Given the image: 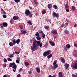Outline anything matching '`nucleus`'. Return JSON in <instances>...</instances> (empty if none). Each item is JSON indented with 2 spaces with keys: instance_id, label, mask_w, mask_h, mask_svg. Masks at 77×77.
I'll list each match as a JSON object with an SVG mask.
<instances>
[{
  "instance_id": "57",
  "label": "nucleus",
  "mask_w": 77,
  "mask_h": 77,
  "mask_svg": "<svg viewBox=\"0 0 77 77\" xmlns=\"http://www.w3.org/2000/svg\"><path fill=\"white\" fill-rule=\"evenodd\" d=\"M77 27V24H75L74 25V27Z\"/></svg>"
},
{
  "instance_id": "45",
  "label": "nucleus",
  "mask_w": 77,
  "mask_h": 77,
  "mask_svg": "<svg viewBox=\"0 0 77 77\" xmlns=\"http://www.w3.org/2000/svg\"><path fill=\"white\" fill-rule=\"evenodd\" d=\"M20 29H23V26L22 25H20Z\"/></svg>"
},
{
  "instance_id": "47",
  "label": "nucleus",
  "mask_w": 77,
  "mask_h": 77,
  "mask_svg": "<svg viewBox=\"0 0 77 77\" xmlns=\"http://www.w3.org/2000/svg\"><path fill=\"white\" fill-rule=\"evenodd\" d=\"M29 15V17H30L31 18L32 17V14L30 13V14Z\"/></svg>"
},
{
  "instance_id": "26",
  "label": "nucleus",
  "mask_w": 77,
  "mask_h": 77,
  "mask_svg": "<svg viewBox=\"0 0 77 77\" xmlns=\"http://www.w3.org/2000/svg\"><path fill=\"white\" fill-rule=\"evenodd\" d=\"M49 28V26H45V29H48Z\"/></svg>"
},
{
  "instance_id": "54",
  "label": "nucleus",
  "mask_w": 77,
  "mask_h": 77,
  "mask_svg": "<svg viewBox=\"0 0 77 77\" xmlns=\"http://www.w3.org/2000/svg\"><path fill=\"white\" fill-rule=\"evenodd\" d=\"M35 5H39V3L37 2H35Z\"/></svg>"
},
{
  "instance_id": "16",
  "label": "nucleus",
  "mask_w": 77,
  "mask_h": 77,
  "mask_svg": "<svg viewBox=\"0 0 77 77\" xmlns=\"http://www.w3.org/2000/svg\"><path fill=\"white\" fill-rule=\"evenodd\" d=\"M52 7V5H51V4H48V9H51V8Z\"/></svg>"
},
{
  "instance_id": "44",
  "label": "nucleus",
  "mask_w": 77,
  "mask_h": 77,
  "mask_svg": "<svg viewBox=\"0 0 77 77\" xmlns=\"http://www.w3.org/2000/svg\"><path fill=\"white\" fill-rule=\"evenodd\" d=\"M15 53L16 54H19L20 52H19L15 51Z\"/></svg>"
},
{
  "instance_id": "10",
  "label": "nucleus",
  "mask_w": 77,
  "mask_h": 77,
  "mask_svg": "<svg viewBox=\"0 0 77 77\" xmlns=\"http://www.w3.org/2000/svg\"><path fill=\"white\" fill-rule=\"evenodd\" d=\"M14 65H15V63L13 62L12 63H11L9 65V67H12V66H14Z\"/></svg>"
},
{
  "instance_id": "36",
  "label": "nucleus",
  "mask_w": 77,
  "mask_h": 77,
  "mask_svg": "<svg viewBox=\"0 0 77 77\" xmlns=\"http://www.w3.org/2000/svg\"><path fill=\"white\" fill-rule=\"evenodd\" d=\"M72 77H77V73L76 74V75H75L74 74L72 75Z\"/></svg>"
},
{
  "instance_id": "38",
  "label": "nucleus",
  "mask_w": 77,
  "mask_h": 77,
  "mask_svg": "<svg viewBox=\"0 0 77 77\" xmlns=\"http://www.w3.org/2000/svg\"><path fill=\"white\" fill-rule=\"evenodd\" d=\"M10 23H11V24H12L13 23V19H11L10 21Z\"/></svg>"
},
{
  "instance_id": "17",
  "label": "nucleus",
  "mask_w": 77,
  "mask_h": 77,
  "mask_svg": "<svg viewBox=\"0 0 77 77\" xmlns=\"http://www.w3.org/2000/svg\"><path fill=\"white\" fill-rule=\"evenodd\" d=\"M36 38L37 40H40V39H41V38L39 36H37L36 37Z\"/></svg>"
},
{
  "instance_id": "39",
  "label": "nucleus",
  "mask_w": 77,
  "mask_h": 77,
  "mask_svg": "<svg viewBox=\"0 0 77 77\" xmlns=\"http://www.w3.org/2000/svg\"><path fill=\"white\" fill-rule=\"evenodd\" d=\"M4 62L5 63L7 62V60L6 58H4Z\"/></svg>"
},
{
  "instance_id": "4",
  "label": "nucleus",
  "mask_w": 77,
  "mask_h": 77,
  "mask_svg": "<svg viewBox=\"0 0 77 77\" xmlns=\"http://www.w3.org/2000/svg\"><path fill=\"white\" fill-rule=\"evenodd\" d=\"M72 66L75 69H77V62L75 63L72 65Z\"/></svg>"
},
{
  "instance_id": "62",
  "label": "nucleus",
  "mask_w": 77,
  "mask_h": 77,
  "mask_svg": "<svg viewBox=\"0 0 77 77\" xmlns=\"http://www.w3.org/2000/svg\"><path fill=\"white\" fill-rule=\"evenodd\" d=\"M48 77H53V76H52L51 75H49Z\"/></svg>"
},
{
  "instance_id": "3",
  "label": "nucleus",
  "mask_w": 77,
  "mask_h": 77,
  "mask_svg": "<svg viewBox=\"0 0 77 77\" xmlns=\"http://www.w3.org/2000/svg\"><path fill=\"white\" fill-rule=\"evenodd\" d=\"M30 11L29 10H26L25 11V14L27 15V16H29V15L30 14Z\"/></svg>"
},
{
  "instance_id": "60",
  "label": "nucleus",
  "mask_w": 77,
  "mask_h": 77,
  "mask_svg": "<svg viewBox=\"0 0 77 77\" xmlns=\"http://www.w3.org/2000/svg\"><path fill=\"white\" fill-rule=\"evenodd\" d=\"M3 12L4 14H6V12L4 11Z\"/></svg>"
},
{
  "instance_id": "40",
  "label": "nucleus",
  "mask_w": 77,
  "mask_h": 77,
  "mask_svg": "<svg viewBox=\"0 0 77 77\" xmlns=\"http://www.w3.org/2000/svg\"><path fill=\"white\" fill-rule=\"evenodd\" d=\"M7 17V16H6V15L5 14H4L3 15V18H6Z\"/></svg>"
},
{
  "instance_id": "53",
  "label": "nucleus",
  "mask_w": 77,
  "mask_h": 77,
  "mask_svg": "<svg viewBox=\"0 0 77 77\" xmlns=\"http://www.w3.org/2000/svg\"><path fill=\"white\" fill-rule=\"evenodd\" d=\"M13 57V56H12V55L10 54V56H9V57Z\"/></svg>"
},
{
  "instance_id": "49",
  "label": "nucleus",
  "mask_w": 77,
  "mask_h": 77,
  "mask_svg": "<svg viewBox=\"0 0 77 77\" xmlns=\"http://www.w3.org/2000/svg\"><path fill=\"white\" fill-rule=\"evenodd\" d=\"M3 67H5V68H6V64H3Z\"/></svg>"
},
{
  "instance_id": "23",
  "label": "nucleus",
  "mask_w": 77,
  "mask_h": 77,
  "mask_svg": "<svg viewBox=\"0 0 77 77\" xmlns=\"http://www.w3.org/2000/svg\"><path fill=\"white\" fill-rule=\"evenodd\" d=\"M51 57H52V54H50L48 56V59H50V58Z\"/></svg>"
},
{
  "instance_id": "43",
  "label": "nucleus",
  "mask_w": 77,
  "mask_h": 77,
  "mask_svg": "<svg viewBox=\"0 0 77 77\" xmlns=\"http://www.w3.org/2000/svg\"><path fill=\"white\" fill-rule=\"evenodd\" d=\"M8 61H12V59H11V58H8Z\"/></svg>"
},
{
  "instance_id": "51",
  "label": "nucleus",
  "mask_w": 77,
  "mask_h": 77,
  "mask_svg": "<svg viewBox=\"0 0 77 77\" xmlns=\"http://www.w3.org/2000/svg\"><path fill=\"white\" fill-rule=\"evenodd\" d=\"M45 45H46V46H48V42H46V43Z\"/></svg>"
},
{
  "instance_id": "48",
  "label": "nucleus",
  "mask_w": 77,
  "mask_h": 77,
  "mask_svg": "<svg viewBox=\"0 0 77 77\" xmlns=\"http://www.w3.org/2000/svg\"><path fill=\"white\" fill-rule=\"evenodd\" d=\"M38 32L39 33H43V32H42V31H41V30L39 31H38Z\"/></svg>"
},
{
  "instance_id": "52",
  "label": "nucleus",
  "mask_w": 77,
  "mask_h": 77,
  "mask_svg": "<svg viewBox=\"0 0 77 77\" xmlns=\"http://www.w3.org/2000/svg\"><path fill=\"white\" fill-rule=\"evenodd\" d=\"M28 72L29 73V74H30L32 73V71H29Z\"/></svg>"
},
{
  "instance_id": "21",
  "label": "nucleus",
  "mask_w": 77,
  "mask_h": 77,
  "mask_svg": "<svg viewBox=\"0 0 77 77\" xmlns=\"http://www.w3.org/2000/svg\"><path fill=\"white\" fill-rule=\"evenodd\" d=\"M12 42H13V45H15V44H16V41L15 39L13 40Z\"/></svg>"
},
{
  "instance_id": "31",
  "label": "nucleus",
  "mask_w": 77,
  "mask_h": 77,
  "mask_svg": "<svg viewBox=\"0 0 77 77\" xmlns=\"http://www.w3.org/2000/svg\"><path fill=\"white\" fill-rule=\"evenodd\" d=\"M17 44H19L20 43V39H18L16 40Z\"/></svg>"
},
{
  "instance_id": "33",
  "label": "nucleus",
  "mask_w": 77,
  "mask_h": 77,
  "mask_svg": "<svg viewBox=\"0 0 77 77\" xmlns=\"http://www.w3.org/2000/svg\"><path fill=\"white\" fill-rule=\"evenodd\" d=\"M57 62V60H55L54 62L53 65H54L56 64Z\"/></svg>"
},
{
  "instance_id": "20",
  "label": "nucleus",
  "mask_w": 77,
  "mask_h": 77,
  "mask_svg": "<svg viewBox=\"0 0 77 77\" xmlns=\"http://www.w3.org/2000/svg\"><path fill=\"white\" fill-rule=\"evenodd\" d=\"M9 45L10 46V47H12V46H13V45H14V44L13 43H12V42H11L9 43Z\"/></svg>"
},
{
  "instance_id": "29",
  "label": "nucleus",
  "mask_w": 77,
  "mask_h": 77,
  "mask_svg": "<svg viewBox=\"0 0 77 77\" xmlns=\"http://www.w3.org/2000/svg\"><path fill=\"white\" fill-rule=\"evenodd\" d=\"M53 7H54V8H55V9H57V6H56V5H54Z\"/></svg>"
},
{
  "instance_id": "32",
  "label": "nucleus",
  "mask_w": 77,
  "mask_h": 77,
  "mask_svg": "<svg viewBox=\"0 0 77 77\" xmlns=\"http://www.w3.org/2000/svg\"><path fill=\"white\" fill-rule=\"evenodd\" d=\"M35 35L36 36H38L39 35V33L38 32H37L35 34Z\"/></svg>"
},
{
  "instance_id": "22",
  "label": "nucleus",
  "mask_w": 77,
  "mask_h": 77,
  "mask_svg": "<svg viewBox=\"0 0 77 77\" xmlns=\"http://www.w3.org/2000/svg\"><path fill=\"white\" fill-rule=\"evenodd\" d=\"M46 13V10H44L42 12V14H43V15H44V14H45Z\"/></svg>"
},
{
  "instance_id": "56",
  "label": "nucleus",
  "mask_w": 77,
  "mask_h": 77,
  "mask_svg": "<svg viewBox=\"0 0 77 77\" xmlns=\"http://www.w3.org/2000/svg\"><path fill=\"white\" fill-rule=\"evenodd\" d=\"M64 49L66 51H67L68 50V49H67V48H64Z\"/></svg>"
},
{
  "instance_id": "50",
  "label": "nucleus",
  "mask_w": 77,
  "mask_h": 77,
  "mask_svg": "<svg viewBox=\"0 0 77 77\" xmlns=\"http://www.w3.org/2000/svg\"><path fill=\"white\" fill-rule=\"evenodd\" d=\"M64 26H65V25L64 24H62L61 26V27H64Z\"/></svg>"
},
{
  "instance_id": "30",
  "label": "nucleus",
  "mask_w": 77,
  "mask_h": 77,
  "mask_svg": "<svg viewBox=\"0 0 77 77\" xmlns=\"http://www.w3.org/2000/svg\"><path fill=\"white\" fill-rule=\"evenodd\" d=\"M54 67L56 68H57V67H58V65H57V64L54 65Z\"/></svg>"
},
{
  "instance_id": "11",
  "label": "nucleus",
  "mask_w": 77,
  "mask_h": 77,
  "mask_svg": "<svg viewBox=\"0 0 77 77\" xmlns=\"http://www.w3.org/2000/svg\"><path fill=\"white\" fill-rule=\"evenodd\" d=\"M3 25L4 27H7L8 26V23L5 22H4L3 23Z\"/></svg>"
},
{
  "instance_id": "25",
  "label": "nucleus",
  "mask_w": 77,
  "mask_h": 77,
  "mask_svg": "<svg viewBox=\"0 0 77 77\" xmlns=\"http://www.w3.org/2000/svg\"><path fill=\"white\" fill-rule=\"evenodd\" d=\"M72 11H75V7H74V6H73L72 7Z\"/></svg>"
},
{
  "instance_id": "6",
  "label": "nucleus",
  "mask_w": 77,
  "mask_h": 77,
  "mask_svg": "<svg viewBox=\"0 0 77 77\" xmlns=\"http://www.w3.org/2000/svg\"><path fill=\"white\" fill-rule=\"evenodd\" d=\"M54 17H56L58 18L59 17V15L58 14H56L55 12H54L53 13Z\"/></svg>"
},
{
  "instance_id": "37",
  "label": "nucleus",
  "mask_w": 77,
  "mask_h": 77,
  "mask_svg": "<svg viewBox=\"0 0 77 77\" xmlns=\"http://www.w3.org/2000/svg\"><path fill=\"white\" fill-rule=\"evenodd\" d=\"M42 38H45V34L43 33L42 34Z\"/></svg>"
},
{
  "instance_id": "28",
  "label": "nucleus",
  "mask_w": 77,
  "mask_h": 77,
  "mask_svg": "<svg viewBox=\"0 0 77 77\" xmlns=\"http://www.w3.org/2000/svg\"><path fill=\"white\" fill-rule=\"evenodd\" d=\"M65 8L66 9H68V8H69V6H68V5L67 4L66 5Z\"/></svg>"
},
{
  "instance_id": "24",
  "label": "nucleus",
  "mask_w": 77,
  "mask_h": 77,
  "mask_svg": "<svg viewBox=\"0 0 77 77\" xmlns=\"http://www.w3.org/2000/svg\"><path fill=\"white\" fill-rule=\"evenodd\" d=\"M25 65H26V66H29V63L28 62H25Z\"/></svg>"
},
{
  "instance_id": "64",
  "label": "nucleus",
  "mask_w": 77,
  "mask_h": 77,
  "mask_svg": "<svg viewBox=\"0 0 77 77\" xmlns=\"http://www.w3.org/2000/svg\"><path fill=\"white\" fill-rule=\"evenodd\" d=\"M52 77H56V75H54Z\"/></svg>"
},
{
  "instance_id": "15",
  "label": "nucleus",
  "mask_w": 77,
  "mask_h": 77,
  "mask_svg": "<svg viewBox=\"0 0 77 77\" xmlns=\"http://www.w3.org/2000/svg\"><path fill=\"white\" fill-rule=\"evenodd\" d=\"M64 33L66 34H69V32L67 30H64Z\"/></svg>"
},
{
  "instance_id": "19",
  "label": "nucleus",
  "mask_w": 77,
  "mask_h": 77,
  "mask_svg": "<svg viewBox=\"0 0 77 77\" xmlns=\"http://www.w3.org/2000/svg\"><path fill=\"white\" fill-rule=\"evenodd\" d=\"M61 62L62 63H65V59L63 58H62L61 59Z\"/></svg>"
},
{
  "instance_id": "2",
  "label": "nucleus",
  "mask_w": 77,
  "mask_h": 77,
  "mask_svg": "<svg viewBox=\"0 0 77 77\" xmlns=\"http://www.w3.org/2000/svg\"><path fill=\"white\" fill-rule=\"evenodd\" d=\"M50 53H51V51L50 50H48L47 51L45 52L43 54V55L45 57H46L48 55H49L50 54Z\"/></svg>"
},
{
  "instance_id": "18",
  "label": "nucleus",
  "mask_w": 77,
  "mask_h": 77,
  "mask_svg": "<svg viewBox=\"0 0 77 77\" xmlns=\"http://www.w3.org/2000/svg\"><path fill=\"white\" fill-rule=\"evenodd\" d=\"M13 18L14 20H17V19H18V17H17V16H14L13 17Z\"/></svg>"
},
{
  "instance_id": "14",
  "label": "nucleus",
  "mask_w": 77,
  "mask_h": 77,
  "mask_svg": "<svg viewBox=\"0 0 77 77\" xmlns=\"http://www.w3.org/2000/svg\"><path fill=\"white\" fill-rule=\"evenodd\" d=\"M66 47L67 48L69 49V48H70L71 47V46L69 44H68L67 45H66Z\"/></svg>"
},
{
  "instance_id": "63",
  "label": "nucleus",
  "mask_w": 77,
  "mask_h": 77,
  "mask_svg": "<svg viewBox=\"0 0 77 77\" xmlns=\"http://www.w3.org/2000/svg\"><path fill=\"white\" fill-rule=\"evenodd\" d=\"M17 77H20V74H19L17 76Z\"/></svg>"
},
{
  "instance_id": "34",
  "label": "nucleus",
  "mask_w": 77,
  "mask_h": 77,
  "mask_svg": "<svg viewBox=\"0 0 77 77\" xmlns=\"http://www.w3.org/2000/svg\"><path fill=\"white\" fill-rule=\"evenodd\" d=\"M73 56L74 57H77V54L74 53L73 54Z\"/></svg>"
},
{
  "instance_id": "27",
  "label": "nucleus",
  "mask_w": 77,
  "mask_h": 77,
  "mask_svg": "<svg viewBox=\"0 0 77 77\" xmlns=\"http://www.w3.org/2000/svg\"><path fill=\"white\" fill-rule=\"evenodd\" d=\"M27 23L28 24H29V25H32V22L30 21H27Z\"/></svg>"
},
{
  "instance_id": "41",
  "label": "nucleus",
  "mask_w": 77,
  "mask_h": 77,
  "mask_svg": "<svg viewBox=\"0 0 77 77\" xmlns=\"http://www.w3.org/2000/svg\"><path fill=\"white\" fill-rule=\"evenodd\" d=\"M16 62L17 63H20V61L18 60H16Z\"/></svg>"
},
{
  "instance_id": "55",
  "label": "nucleus",
  "mask_w": 77,
  "mask_h": 77,
  "mask_svg": "<svg viewBox=\"0 0 77 77\" xmlns=\"http://www.w3.org/2000/svg\"><path fill=\"white\" fill-rule=\"evenodd\" d=\"M22 70H23V69H22V68L20 69V72H21V71H22Z\"/></svg>"
},
{
  "instance_id": "35",
  "label": "nucleus",
  "mask_w": 77,
  "mask_h": 77,
  "mask_svg": "<svg viewBox=\"0 0 77 77\" xmlns=\"http://www.w3.org/2000/svg\"><path fill=\"white\" fill-rule=\"evenodd\" d=\"M26 33V30H24L22 32V34H25Z\"/></svg>"
},
{
  "instance_id": "5",
  "label": "nucleus",
  "mask_w": 77,
  "mask_h": 77,
  "mask_svg": "<svg viewBox=\"0 0 77 77\" xmlns=\"http://www.w3.org/2000/svg\"><path fill=\"white\" fill-rule=\"evenodd\" d=\"M51 33L53 34H54V35H56V34H57V31L56 30L53 29L52 30Z\"/></svg>"
},
{
  "instance_id": "1",
  "label": "nucleus",
  "mask_w": 77,
  "mask_h": 77,
  "mask_svg": "<svg viewBox=\"0 0 77 77\" xmlns=\"http://www.w3.org/2000/svg\"><path fill=\"white\" fill-rule=\"evenodd\" d=\"M39 46L40 47H41L42 46V43L41 42L39 41H36V40H35L32 44V46L31 47V49L32 51H35V50H38L39 48L38 46Z\"/></svg>"
},
{
  "instance_id": "58",
  "label": "nucleus",
  "mask_w": 77,
  "mask_h": 77,
  "mask_svg": "<svg viewBox=\"0 0 77 77\" xmlns=\"http://www.w3.org/2000/svg\"><path fill=\"white\" fill-rule=\"evenodd\" d=\"M34 2L35 3L36 2H37V0H34Z\"/></svg>"
},
{
  "instance_id": "9",
  "label": "nucleus",
  "mask_w": 77,
  "mask_h": 77,
  "mask_svg": "<svg viewBox=\"0 0 77 77\" xmlns=\"http://www.w3.org/2000/svg\"><path fill=\"white\" fill-rule=\"evenodd\" d=\"M50 44V45H52V46H54V45H55V44H54V42H52L51 41H49V42Z\"/></svg>"
},
{
  "instance_id": "61",
  "label": "nucleus",
  "mask_w": 77,
  "mask_h": 77,
  "mask_svg": "<svg viewBox=\"0 0 77 77\" xmlns=\"http://www.w3.org/2000/svg\"><path fill=\"white\" fill-rule=\"evenodd\" d=\"M29 8H30V9H32V7H29Z\"/></svg>"
},
{
  "instance_id": "46",
  "label": "nucleus",
  "mask_w": 77,
  "mask_h": 77,
  "mask_svg": "<svg viewBox=\"0 0 77 77\" xmlns=\"http://www.w3.org/2000/svg\"><path fill=\"white\" fill-rule=\"evenodd\" d=\"M66 11L67 12H68L69 11V9H66Z\"/></svg>"
},
{
  "instance_id": "13",
  "label": "nucleus",
  "mask_w": 77,
  "mask_h": 77,
  "mask_svg": "<svg viewBox=\"0 0 77 77\" xmlns=\"http://www.w3.org/2000/svg\"><path fill=\"white\" fill-rule=\"evenodd\" d=\"M12 68L14 69H17V66L16 65V64L15 63L14 65H13V66L12 67Z\"/></svg>"
},
{
  "instance_id": "59",
  "label": "nucleus",
  "mask_w": 77,
  "mask_h": 77,
  "mask_svg": "<svg viewBox=\"0 0 77 77\" xmlns=\"http://www.w3.org/2000/svg\"><path fill=\"white\" fill-rule=\"evenodd\" d=\"M3 77H7V76L6 75H4L3 76Z\"/></svg>"
},
{
  "instance_id": "42",
  "label": "nucleus",
  "mask_w": 77,
  "mask_h": 77,
  "mask_svg": "<svg viewBox=\"0 0 77 77\" xmlns=\"http://www.w3.org/2000/svg\"><path fill=\"white\" fill-rule=\"evenodd\" d=\"M16 3H18L20 2V0H14Z\"/></svg>"
},
{
  "instance_id": "8",
  "label": "nucleus",
  "mask_w": 77,
  "mask_h": 77,
  "mask_svg": "<svg viewBox=\"0 0 77 77\" xmlns=\"http://www.w3.org/2000/svg\"><path fill=\"white\" fill-rule=\"evenodd\" d=\"M58 77H63V75L62 72H60L58 73Z\"/></svg>"
},
{
  "instance_id": "7",
  "label": "nucleus",
  "mask_w": 77,
  "mask_h": 77,
  "mask_svg": "<svg viewBox=\"0 0 77 77\" xmlns=\"http://www.w3.org/2000/svg\"><path fill=\"white\" fill-rule=\"evenodd\" d=\"M69 67V65L68 63H66L65 64V68H66V69H68Z\"/></svg>"
},
{
  "instance_id": "12",
  "label": "nucleus",
  "mask_w": 77,
  "mask_h": 77,
  "mask_svg": "<svg viewBox=\"0 0 77 77\" xmlns=\"http://www.w3.org/2000/svg\"><path fill=\"white\" fill-rule=\"evenodd\" d=\"M36 70L38 72H40V69L39 68V67H37L36 68Z\"/></svg>"
}]
</instances>
